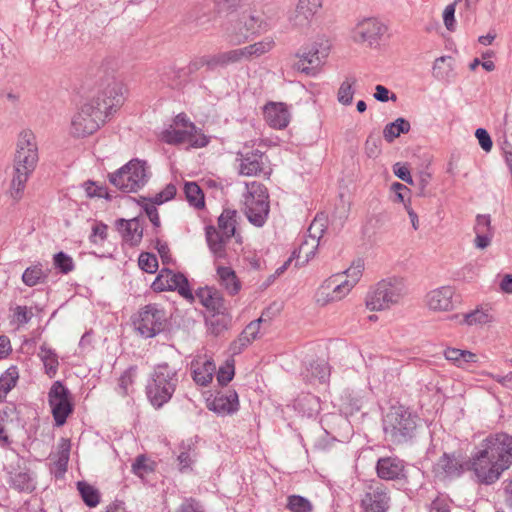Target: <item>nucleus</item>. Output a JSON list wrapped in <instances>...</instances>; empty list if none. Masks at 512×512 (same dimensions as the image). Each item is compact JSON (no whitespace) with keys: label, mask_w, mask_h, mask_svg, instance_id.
Wrapping results in <instances>:
<instances>
[{"label":"nucleus","mask_w":512,"mask_h":512,"mask_svg":"<svg viewBox=\"0 0 512 512\" xmlns=\"http://www.w3.org/2000/svg\"><path fill=\"white\" fill-rule=\"evenodd\" d=\"M125 87L113 76L98 83L96 95L81 105L73 115L70 134L84 138L95 133L124 103Z\"/></svg>","instance_id":"obj_1"},{"label":"nucleus","mask_w":512,"mask_h":512,"mask_svg":"<svg viewBox=\"0 0 512 512\" xmlns=\"http://www.w3.org/2000/svg\"><path fill=\"white\" fill-rule=\"evenodd\" d=\"M512 464V436L496 433L485 438L471 458V468L480 483H495Z\"/></svg>","instance_id":"obj_2"},{"label":"nucleus","mask_w":512,"mask_h":512,"mask_svg":"<svg viewBox=\"0 0 512 512\" xmlns=\"http://www.w3.org/2000/svg\"><path fill=\"white\" fill-rule=\"evenodd\" d=\"M179 383L178 371L167 363L154 367L146 385V395L155 408H161L172 398Z\"/></svg>","instance_id":"obj_3"},{"label":"nucleus","mask_w":512,"mask_h":512,"mask_svg":"<svg viewBox=\"0 0 512 512\" xmlns=\"http://www.w3.org/2000/svg\"><path fill=\"white\" fill-rule=\"evenodd\" d=\"M364 263L357 260L342 274H335L324 281L317 292V301L327 303L343 299L362 276Z\"/></svg>","instance_id":"obj_4"},{"label":"nucleus","mask_w":512,"mask_h":512,"mask_svg":"<svg viewBox=\"0 0 512 512\" xmlns=\"http://www.w3.org/2000/svg\"><path fill=\"white\" fill-rule=\"evenodd\" d=\"M406 285L401 278H388L378 282L366 295V307L382 311L398 305L406 295Z\"/></svg>","instance_id":"obj_5"},{"label":"nucleus","mask_w":512,"mask_h":512,"mask_svg":"<svg viewBox=\"0 0 512 512\" xmlns=\"http://www.w3.org/2000/svg\"><path fill=\"white\" fill-rule=\"evenodd\" d=\"M417 417L403 406L392 407L383 419L385 437L393 444H403L415 434Z\"/></svg>","instance_id":"obj_6"},{"label":"nucleus","mask_w":512,"mask_h":512,"mask_svg":"<svg viewBox=\"0 0 512 512\" xmlns=\"http://www.w3.org/2000/svg\"><path fill=\"white\" fill-rule=\"evenodd\" d=\"M31 140L32 132L24 130L20 133L16 154H15V173L11 183V197L19 200L22 197L23 190L26 187V182L29 179L32 160H31Z\"/></svg>","instance_id":"obj_7"},{"label":"nucleus","mask_w":512,"mask_h":512,"mask_svg":"<svg viewBox=\"0 0 512 512\" xmlns=\"http://www.w3.org/2000/svg\"><path fill=\"white\" fill-rule=\"evenodd\" d=\"M108 178L112 185L123 192H137L147 184L150 171L145 161L132 159L117 171L110 173Z\"/></svg>","instance_id":"obj_8"},{"label":"nucleus","mask_w":512,"mask_h":512,"mask_svg":"<svg viewBox=\"0 0 512 512\" xmlns=\"http://www.w3.org/2000/svg\"><path fill=\"white\" fill-rule=\"evenodd\" d=\"M244 211L250 223L257 227L265 224L269 214V195L267 188L256 181L246 184Z\"/></svg>","instance_id":"obj_9"},{"label":"nucleus","mask_w":512,"mask_h":512,"mask_svg":"<svg viewBox=\"0 0 512 512\" xmlns=\"http://www.w3.org/2000/svg\"><path fill=\"white\" fill-rule=\"evenodd\" d=\"M330 44L327 40L315 41L302 47L296 54L293 68L307 75L314 74L323 60L328 56Z\"/></svg>","instance_id":"obj_10"},{"label":"nucleus","mask_w":512,"mask_h":512,"mask_svg":"<svg viewBox=\"0 0 512 512\" xmlns=\"http://www.w3.org/2000/svg\"><path fill=\"white\" fill-rule=\"evenodd\" d=\"M388 32V26L375 17L364 18L359 21L351 31V38L355 43L375 47Z\"/></svg>","instance_id":"obj_11"},{"label":"nucleus","mask_w":512,"mask_h":512,"mask_svg":"<svg viewBox=\"0 0 512 512\" xmlns=\"http://www.w3.org/2000/svg\"><path fill=\"white\" fill-rule=\"evenodd\" d=\"M236 161L238 162V172L242 176L268 178L272 174L270 161L260 150L239 152Z\"/></svg>","instance_id":"obj_12"},{"label":"nucleus","mask_w":512,"mask_h":512,"mask_svg":"<svg viewBox=\"0 0 512 512\" xmlns=\"http://www.w3.org/2000/svg\"><path fill=\"white\" fill-rule=\"evenodd\" d=\"M165 321L164 310L149 304L139 312L134 324L142 336L150 338L163 330Z\"/></svg>","instance_id":"obj_13"},{"label":"nucleus","mask_w":512,"mask_h":512,"mask_svg":"<svg viewBox=\"0 0 512 512\" xmlns=\"http://www.w3.org/2000/svg\"><path fill=\"white\" fill-rule=\"evenodd\" d=\"M48 400L55 424L57 426L64 425L67 417L73 411L67 388L61 382L56 381L50 388Z\"/></svg>","instance_id":"obj_14"},{"label":"nucleus","mask_w":512,"mask_h":512,"mask_svg":"<svg viewBox=\"0 0 512 512\" xmlns=\"http://www.w3.org/2000/svg\"><path fill=\"white\" fill-rule=\"evenodd\" d=\"M162 139L168 144L188 143L191 147H205L209 139L195 125H188V128L174 127L166 130L162 134Z\"/></svg>","instance_id":"obj_15"},{"label":"nucleus","mask_w":512,"mask_h":512,"mask_svg":"<svg viewBox=\"0 0 512 512\" xmlns=\"http://www.w3.org/2000/svg\"><path fill=\"white\" fill-rule=\"evenodd\" d=\"M152 288L154 291L177 290L184 298H193L186 277L183 274L174 273L168 269L161 270L152 283Z\"/></svg>","instance_id":"obj_16"},{"label":"nucleus","mask_w":512,"mask_h":512,"mask_svg":"<svg viewBox=\"0 0 512 512\" xmlns=\"http://www.w3.org/2000/svg\"><path fill=\"white\" fill-rule=\"evenodd\" d=\"M389 505L388 489L381 483L369 485L361 499V507L364 512H386Z\"/></svg>","instance_id":"obj_17"},{"label":"nucleus","mask_w":512,"mask_h":512,"mask_svg":"<svg viewBox=\"0 0 512 512\" xmlns=\"http://www.w3.org/2000/svg\"><path fill=\"white\" fill-rule=\"evenodd\" d=\"M322 6L323 0H298L289 21L295 27L308 28L317 19Z\"/></svg>","instance_id":"obj_18"},{"label":"nucleus","mask_w":512,"mask_h":512,"mask_svg":"<svg viewBox=\"0 0 512 512\" xmlns=\"http://www.w3.org/2000/svg\"><path fill=\"white\" fill-rule=\"evenodd\" d=\"M455 289L452 286H441L429 291L425 296L426 306L435 312L452 311L455 306Z\"/></svg>","instance_id":"obj_19"},{"label":"nucleus","mask_w":512,"mask_h":512,"mask_svg":"<svg viewBox=\"0 0 512 512\" xmlns=\"http://www.w3.org/2000/svg\"><path fill=\"white\" fill-rule=\"evenodd\" d=\"M116 228L121 234L123 241L130 246L140 244L143 237V221L137 217L116 221Z\"/></svg>","instance_id":"obj_20"},{"label":"nucleus","mask_w":512,"mask_h":512,"mask_svg":"<svg viewBox=\"0 0 512 512\" xmlns=\"http://www.w3.org/2000/svg\"><path fill=\"white\" fill-rule=\"evenodd\" d=\"M192 378L196 384L207 386L216 371L214 362L207 356H197L191 362Z\"/></svg>","instance_id":"obj_21"},{"label":"nucleus","mask_w":512,"mask_h":512,"mask_svg":"<svg viewBox=\"0 0 512 512\" xmlns=\"http://www.w3.org/2000/svg\"><path fill=\"white\" fill-rule=\"evenodd\" d=\"M290 116V111L284 103L270 102L264 107V118L272 128L283 129L287 127Z\"/></svg>","instance_id":"obj_22"},{"label":"nucleus","mask_w":512,"mask_h":512,"mask_svg":"<svg viewBox=\"0 0 512 512\" xmlns=\"http://www.w3.org/2000/svg\"><path fill=\"white\" fill-rule=\"evenodd\" d=\"M465 468V462L460 456L444 453L434 465V472L439 477H458Z\"/></svg>","instance_id":"obj_23"},{"label":"nucleus","mask_w":512,"mask_h":512,"mask_svg":"<svg viewBox=\"0 0 512 512\" xmlns=\"http://www.w3.org/2000/svg\"><path fill=\"white\" fill-rule=\"evenodd\" d=\"M208 408L221 415L235 413L239 409L238 394L235 391L219 393L208 403Z\"/></svg>","instance_id":"obj_24"},{"label":"nucleus","mask_w":512,"mask_h":512,"mask_svg":"<svg viewBox=\"0 0 512 512\" xmlns=\"http://www.w3.org/2000/svg\"><path fill=\"white\" fill-rule=\"evenodd\" d=\"M376 469L381 479L395 480L404 476L405 466L397 457H385L378 460Z\"/></svg>","instance_id":"obj_25"},{"label":"nucleus","mask_w":512,"mask_h":512,"mask_svg":"<svg viewBox=\"0 0 512 512\" xmlns=\"http://www.w3.org/2000/svg\"><path fill=\"white\" fill-rule=\"evenodd\" d=\"M318 246L319 243L316 242V240L305 238L299 248L293 252L292 257H290L281 268V271H283L286 268V265L293 259L296 260V266H303L308 263L315 256Z\"/></svg>","instance_id":"obj_26"},{"label":"nucleus","mask_w":512,"mask_h":512,"mask_svg":"<svg viewBox=\"0 0 512 512\" xmlns=\"http://www.w3.org/2000/svg\"><path fill=\"white\" fill-rule=\"evenodd\" d=\"M260 326L257 322H250L239 335V337L233 341L230 350L233 354H239L250 345L255 339L259 337Z\"/></svg>","instance_id":"obj_27"},{"label":"nucleus","mask_w":512,"mask_h":512,"mask_svg":"<svg viewBox=\"0 0 512 512\" xmlns=\"http://www.w3.org/2000/svg\"><path fill=\"white\" fill-rule=\"evenodd\" d=\"M71 442L69 439L61 438L58 444V451L53 459V472L56 477H62L67 471L70 457Z\"/></svg>","instance_id":"obj_28"},{"label":"nucleus","mask_w":512,"mask_h":512,"mask_svg":"<svg viewBox=\"0 0 512 512\" xmlns=\"http://www.w3.org/2000/svg\"><path fill=\"white\" fill-rule=\"evenodd\" d=\"M224 37L229 44L240 45L248 40L250 34L243 25V20L238 17L226 26Z\"/></svg>","instance_id":"obj_29"},{"label":"nucleus","mask_w":512,"mask_h":512,"mask_svg":"<svg viewBox=\"0 0 512 512\" xmlns=\"http://www.w3.org/2000/svg\"><path fill=\"white\" fill-rule=\"evenodd\" d=\"M229 239L213 226L206 228V240L210 251L216 259H224L226 257L225 244Z\"/></svg>","instance_id":"obj_30"},{"label":"nucleus","mask_w":512,"mask_h":512,"mask_svg":"<svg viewBox=\"0 0 512 512\" xmlns=\"http://www.w3.org/2000/svg\"><path fill=\"white\" fill-rule=\"evenodd\" d=\"M216 271L219 284L230 295H235L240 291L241 283L231 267L218 265Z\"/></svg>","instance_id":"obj_31"},{"label":"nucleus","mask_w":512,"mask_h":512,"mask_svg":"<svg viewBox=\"0 0 512 512\" xmlns=\"http://www.w3.org/2000/svg\"><path fill=\"white\" fill-rule=\"evenodd\" d=\"M444 357L459 368H466L477 361L476 354L471 351L451 347L444 350Z\"/></svg>","instance_id":"obj_32"},{"label":"nucleus","mask_w":512,"mask_h":512,"mask_svg":"<svg viewBox=\"0 0 512 512\" xmlns=\"http://www.w3.org/2000/svg\"><path fill=\"white\" fill-rule=\"evenodd\" d=\"M9 320L16 328L26 325L31 319V310L26 304L13 303L10 306Z\"/></svg>","instance_id":"obj_33"},{"label":"nucleus","mask_w":512,"mask_h":512,"mask_svg":"<svg viewBox=\"0 0 512 512\" xmlns=\"http://www.w3.org/2000/svg\"><path fill=\"white\" fill-rule=\"evenodd\" d=\"M410 123L404 118H397L394 122L388 123L383 130V137L388 143H392L401 134L410 131Z\"/></svg>","instance_id":"obj_34"},{"label":"nucleus","mask_w":512,"mask_h":512,"mask_svg":"<svg viewBox=\"0 0 512 512\" xmlns=\"http://www.w3.org/2000/svg\"><path fill=\"white\" fill-rule=\"evenodd\" d=\"M236 211L226 209L218 218V231L226 238H231L235 234L236 229Z\"/></svg>","instance_id":"obj_35"},{"label":"nucleus","mask_w":512,"mask_h":512,"mask_svg":"<svg viewBox=\"0 0 512 512\" xmlns=\"http://www.w3.org/2000/svg\"><path fill=\"white\" fill-rule=\"evenodd\" d=\"M453 61L449 56H442L434 61L432 73L438 80H448L452 76Z\"/></svg>","instance_id":"obj_36"},{"label":"nucleus","mask_w":512,"mask_h":512,"mask_svg":"<svg viewBox=\"0 0 512 512\" xmlns=\"http://www.w3.org/2000/svg\"><path fill=\"white\" fill-rule=\"evenodd\" d=\"M38 356L43 363L46 374L49 377L55 376L59 365L58 356L56 355V353L53 350L45 346H42L40 348Z\"/></svg>","instance_id":"obj_37"},{"label":"nucleus","mask_w":512,"mask_h":512,"mask_svg":"<svg viewBox=\"0 0 512 512\" xmlns=\"http://www.w3.org/2000/svg\"><path fill=\"white\" fill-rule=\"evenodd\" d=\"M204 67L208 70H214L217 68L215 54L194 57L185 68L186 74H194Z\"/></svg>","instance_id":"obj_38"},{"label":"nucleus","mask_w":512,"mask_h":512,"mask_svg":"<svg viewBox=\"0 0 512 512\" xmlns=\"http://www.w3.org/2000/svg\"><path fill=\"white\" fill-rule=\"evenodd\" d=\"M19 373L16 367L8 368L0 377V401H3L6 395L16 385Z\"/></svg>","instance_id":"obj_39"},{"label":"nucleus","mask_w":512,"mask_h":512,"mask_svg":"<svg viewBox=\"0 0 512 512\" xmlns=\"http://www.w3.org/2000/svg\"><path fill=\"white\" fill-rule=\"evenodd\" d=\"M356 84V79L354 77H347L340 85L337 92V100L342 105H350L353 101V96L355 93L354 85Z\"/></svg>","instance_id":"obj_40"},{"label":"nucleus","mask_w":512,"mask_h":512,"mask_svg":"<svg viewBox=\"0 0 512 512\" xmlns=\"http://www.w3.org/2000/svg\"><path fill=\"white\" fill-rule=\"evenodd\" d=\"M184 192L186 199L191 206H194L197 209L204 207V195L196 183H186L184 186Z\"/></svg>","instance_id":"obj_41"},{"label":"nucleus","mask_w":512,"mask_h":512,"mask_svg":"<svg viewBox=\"0 0 512 512\" xmlns=\"http://www.w3.org/2000/svg\"><path fill=\"white\" fill-rule=\"evenodd\" d=\"M198 296L202 304L207 308L219 310L222 307V298L215 290L209 288L201 289L198 293Z\"/></svg>","instance_id":"obj_42"},{"label":"nucleus","mask_w":512,"mask_h":512,"mask_svg":"<svg viewBox=\"0 0 512 512\" xmlns=\"http://www.w3.org/2000/svg\"><path fill=\"white\" fill-rule=\"evenodd\" d=\"M240 18L250 35L257 34L266 28L263 19L258 15L243 13Z\"/></svg>","instance_id":"obj_43"},{"label":"nucleus","mask_w":512,"mask_h":512,"mask_svg":"<svg viewBox=\"0 0 512 512\" xmlns=\"http://www.w3.org/2000/svg\"><path fill=\"white\" fill-rule=\"evenodd\" d=\"M78 490L86 505L89 507H95L98 505L100 499L99 493L93 486L85 482H78Z\"/></svg>","instance_id":"obj_44"},{"label":"nucleus","mask_w":512,"mask_h":512,"mask_svg":"<svg viewBox=\"0 0 512 512\" xmlns=\"http://www.w3.org/2000/svg\"><path fill=\"white\" fill-rule=\"evenodd\" d=\"M309 371L311 376L318 379L321 383H326L330 377V367L324 360L311 363Z\"/></svg>","instance_id":"obj_45"},{"label":"nucleus","mask_w":512,"mask_h":512,"mask_svg":"<svg viewBox=\"0 0 512 512\" xmlns=\"http://www.w3.org/2000/svg\"><path fill=\"white\" fill-rule=\"evenodd\" d=\"M286 507L291 512H312V504L310 501L299 495L289 496Z\"/></svg>","instance_id":"obj_46"},{"label":"nucleus","mask_w":512,"mask_h":512,"mask_svg":"<svg viewBox=\"0 0 512 512\" xmlns=\"http://www.w3.org/2000/svg\"><path fill=\"white\" fill-rule=\"evenodd\" d=\"M492 321V316L488 310L476 309L464 316V322L468 325H483Z\"/></svg>","instance_id":"obj_47"},{"label":"nucleus","mask_w":512,"mask_h":512,"mask_svg":"<svg viewBox=\"0 0 512 512\" xmlns=\"http://www.w3.org/2000/svg\"><path fill=\"white\" fill-rule=\"evenodd\" d=\"M154 470V462L146 458L144 455L138 456L132 464V471L137 476L143 478Z\"/></svg>","instance_id":"obj_48"},{"label":"nucleus","mask_w":512,"mask_h":512,"mask_svg":"<svg viewBox=\"0 0 512 512\" xmlns=\"http://www.w3.org/2000/svg\"><path fill=\"white\" fill-rule=\"evenodd\" d=\"M275 47V41L272 37H266L258 42L250 44L253 58H259L270 52Z\"/></svg>","instance_id":"obj_49"},{"label":"nucleus","mask_w":512,"mask_h":512,"mask_svg":"<svg viewBox=\"0 0 512 512\" xmlns=\"http://www.w3.org/2000/svg\"><path fill=\"white\" fill-rule=\"evenodd\" d=\"M54 265L63 274H68L74 270V261L72 257L64 252H59L53 257Z\"/></svg>","instance_id":"obj_50"},{"label":"nucleus","mask_w":512,"mask_h":512,"mask_svg":"<svg viewBox=\"0 0 512 512\" xmlns=\"http://www.w3.org/2000/svg\"><path fill=\"white\" fill-rule=\"evenodd\" d=\"M217 67H225L230 64L241 63L238 49H232L215 54Z\"/></svg>","instance_id":"obj_51"},{"label":"nucleus","mask_w":512,"mask_h":512,"mask_svg":"<svg viewBox=\"0 0 512 512\" xmlns=\"http://www.w3.org/2000/svg\"><path fill=\"white\" fill-rule=\"evenodd\" d=\"M137 374V368L136 367H130L127 369L120 377L118 388L119 393L122 395H127L129 393V387H131L134 383V380L136 378Z\"/></svg>","instance_id":"obj_52"},{"label":"nucleus","mask_w":512,"mask_h":512,"mask_svg":"<svg viewBox=\"0 0 512 512\" xmlns=\"http://www.w3.org/2000/svg\"><path fill=\"white\" fill-rule=\"evenodd\" d=\"M325 218L321 216L315 217V219L312 221L308 228V236L306 238L308 239H314L316 242L319 243L321 237L323 236L326 225H325Z\"/></svg>","instance_id":"obj_53"},{"label":"nucleus","mask_w":512,"mask_h":512,"mask_svg":"<svg viewBox=\"0 0 512 512\" xmlns=\"http://www.w3.org/2000/svg\"><path fill=\"white\" fill-rule=\"evenodd\" d=\"M234 374V360L229 359L219 368L217 373V381L220 385H226L233 379Z\"/></svg>","instance_id":"obj_54"},{"label":"nucleus","mask_w":512,"mask_h":512,"mask_svg":"<svg viewBox=\"0 0 512 512\" xmlns=\"http://www.w3.org/2000/svg\"><path fill=\"white\" fill-rule=\"evenodd\" d=\"M138 264L139 267L147 273H154L158 268L156 256L150 253H141L138 259Z\"/></svg>","instance_id":"obj_55"},{"label":"nucleus","mask_w":512,"mask_h":512,"mask_svg":"<svg viewBox=\"0 0 512 512\" xmlns=\"http://www.w3.org/2000/svg\"><path fill=\"white\" fill-rule=\"evenodd\" d=\"M31 477L28 472H17L11 476L12 486L19 491H28L30 489Z\"/></svg>","instance_id":"obj_56"},{"label":"nucleus","mask_w":512,"mask_h":512,"mask_svg":"<svg viewBox=\"0 0 512 512\" xmlns=\"http://www.w3.org/2000/svg\"><path fill=\"white\" fill-rule=\"evenodd\" d=\"M158 205L153 199L144 200L143 209L148 216L149 220L155 227H160V218L156 208Z\"/></svg>","instance_id":"obj_57"},{"label":"nucleus","mask_w":512,"mask_h":512,"mask_svg":"<svg viewBox=\"0 0 512 512\" xmlns=\"http://www.w3.org/2000/svg\"><path fill=\"white\" fill-rule=\"evenodd\" d=\"M475 234L493 233L491 228V219L489 215H478L474 226Z\"/></svg>","instance_id":"obj_58"},{"label":"nucleus","mask_w":512,"mask_h":512,"mask_svg":"<svg viewBox=\"0 0 512 512\" xmlns=\"http://www.w3.org/2000/svg\"><path fill=\"white\" fill-rule=\"evenodd\" d=\"M195 451L188 449L186 451H182L178 456L179 469L180 471H186L191 468V465L195 461Z\"/></svg>","instance_id":"obj_59"},{"label":"nucleus","mask_w":512,"mask_h":512,"mask_svg":"<svg viewBox=\"0 0 512 512\" xmlns=\"http://www.w3.org/2000/svg\"><path fill=\"white\" fill-rule=\"evenodd\" d=\"M479 145L485 152H490L493 146L492 140L488 132L483 128H478L475 132Z\"/></svg>","instance_id":"obj_60"},{"label":"nucleus","mask_w":512,"mask_h":512,"mask_svg":"<svg viewBox=\"0 0 512 512\" xmlns=\"http://www.w3.org/2000/svg\"><path fill=\"white\" fill-rule=\"evenodd\" d=\"M455 10V4H449L445 7L443 12V22L449 31H453L455 29Z\"/></svg>","instance_id":"obj_61"},{"label":"nucleus","mask_w":512,"mask_h":512,"mask_svg":"<svg viewBox=\"0 0 512 512\" xmlns=\"http://www.w3.org/2000/svg\"><path fill=\"white\" fill-rule=\"evenodd\" d=\"M391 190L395 193V200L401 202L404 205L410 204V200L406 201V195L409 193V189L402 183L395 182L391 185Z\"/></svg>","instance_id":"obj_62"},{"label":"nucleus","mask_w":512,"mask_h":512,"mask_svg":"<svg viewBox=\"0 0 512 512\" xmlns=\"http://www.w3.org/2000/svg\"><path fill=\"white\" fill-rule=\"evenodd\" d=\"M176 195V187L173 184H168L160 193L155 195L153 200L157 204H163L171 200Z\"/></svg>","instance_id":"obj_63"},{"label":"nucleus","mask_w":512,"mask_h":512,"mask_svg":"<svg viewBox=\"0 0 512 512\" xmlns=\"http://www.w3.org/2000/svg\"><path fill=\"white\" fill-rule=\"evenodd\" d=\"M177 512H205V510L199 502L190 498L181 504Z\"/></svg>","instance_id":"obj_64"}]
</instances>
